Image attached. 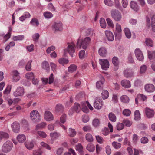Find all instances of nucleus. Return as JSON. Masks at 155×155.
<instances>
[{"mask_svg":"<svg viewBox=\"0 0 155 155\" xmlns=\"http://www.w3.org/2000/svg\"><path fill=\"white\" fill-rule=\"evenodd\" d=\"M50 137L53 139H56L58 138L60 136V134L58 132H51L50 134Z\"/></svg>","mask_w":155,"mask_h":155,"instance_id":"nucleus-35","label":"nucleus"},{"mask_svg":"<svg viewBox=\"0 0 155 155\" xmlns=\"http://www.w3.org/2000/svg\"><path fill=\"white\" fill-rule=\"evenodd\" d=\"M106 21L109 27L112 28L114 27V24L111 19L109 18H107L106 19Z\"/></svg>","mask_w":155,"mask_h":155,"instance_id":"nucleus-52","label":"nucleus"},{"mask_svg":"<svg viewBox=\"0 0 155 155\" xmlns=\"http://www.w3.org/2000/svg\"><path fill=\"white\" fill-rule=\"evenodd\" d=\"M105 81V79L104 77L102 76H101L100 80L97 82L96 84V87L97 89H102L103 87V84Z\"/></svg>","mask_w":155,"mask_h":155,"instance_id":"nucleus-16","label":"nucleus"},{"mask_svg":"<svg viewBox=\"0 0 155 155\" xmlns=\"http://www.w3.org/2000/svg\"><path fill=\"white\" fill-rule=\"evenodd\" d=\"M41 146L44 147L48 150H50L51 149V147L49 145L44 142H41Z\"/></svg>","mask_w":155,"mask_h":155,"instance_id":"nucleus-64","label":"nucleus"},{"mask_svg":"<svg viewBox=\"0 0 155 155\" xmlns=\"http://www.w3.org/2000/svg\"><path fill=\"white\" fill-rule=\"evenodd\" d=\"M81 108V107L79 104L77 103H74L73 106L74 110L76 112H79Z\"/></svg>","mask_w":155,"mask_h":155,"instance_id":"nucleus-33","label":"nucleus"},{"mask_svg":"<svg viewBox=\"0 0 155 155\" xmlns=\"http://www.w3.org/2000/svg\"><path fill=\"white\" fill-rule=\"evenodd\" d=\"M46 125V124L44 122H42L39 124H37L36 127L37 129L42 128L45 127Z\"/></svg>","mask_w":155,"mask_h":155,"instance_id":"nucleus-56","label":"nucleus"},{"mask_svg":"<svg viewBox=\"0 0 155 155\" xmlns=\"http://www.w3.org/2000/svg\"><path fill=\"white\" fill-rule=\"evenodd\" d=\"M146 114L148 118L153 117L154 115V111L149 108H146L145 111Z\"/></svg>","mask_w":155,"mask_h":155,"instance_id":"nucleus-19","label":"nucleus"},{"mask_svg":"<svg viewBox=\"0 0 155 155\" xmlns=\"http://www.w3.org/2000/svg\"><path fill=\"white\" fill-rule=\"evenodd\" d=\"M124 125L122 123H118L117 125V128L118 130H120L124 128Z\"/></svg>","mask_w":155,"mask_h":155,"instance_id":"nucleus-53","label":"nucleus"},{"mask_svg":"<svg viewBox=\"0 0 155 155\" xmlns=\"http://www.w3.org/2000/svg\"><path fill=\"white\" fill-rule=\"evenodd\" d=\"M74 46L75 44L73 43H71L70 44H68V47L65 49V50L68 51L72 57H73V54L75 52Z\"/></svg>","mask_w":155,"mask_h":155,"instance_id":"nucleus-8","label":"nucleus"},{"mask_svg":"<svg viewBox=\"0 0 155 155\" xmlns=\"http://www.w3.org/2000/svg\"><path fill=\"white\" fill-rule=\"evenodd\" d=\"M99 62L101 68L103 70H106L109 67V63L107 60L100 59Z\"/></svg>","mask_w":155,"mask_h":155,"instance_id":"nucleus-6","label":"nucleus"},{"mask_svg":"<svg viewBox=\"0 0 155 155\" xmlns=\"http://www.w3.org/2000/svg\"><path fill=\"white\" fill-rule=\"evenodd\" d=\"M81 109L84 112L87 113L88 112L89 110L87 106L86 103H84L82 104Z\"/></svg>","mask_w":155,"mask_h":155,"instance_id":"nucleus-37","label":"nucleus"},{"mask_svg":"<svg viewBox=\"0 0 155 155\" xmlns=\"http://www.w3.org/2000/svg\"><path fill=\"white\" fill-rule=\"evenodd\" d=\"M123 114L124 116H129L131 114V111L129 109H125L123 110Z\"/></svg>","mask_w":155,"mask_h":155,"instance_id":"nucleus-48","label":"nucleus"},{"mask_svg":"<svg viewBox=\"0 0 155 155\" xmlns=\"http://www.w3.org/2000/svg\"><path fill=\"white\" fill-rule=\"evenodd\" d=\"M112 146L115 149H118L120 148L121 144L117 142L114 141L112 143Z\"/></svg>","mask_w":155,"mask_h":155,"instance_id":"nucleus-47","label":"nucleus"},{"mask_svg":"<svg viewBox=\"0 0 155 155\" xmlns=\"http://www.w3.org/2000/svg\"><path fill=\"white\" fill-rule=\"evenodd\" d=\"M12 127L14 132L18 133L20 128L19 123L17 122H15L12 124Z\"/></svg>","mask_w":155,"mask_h":155,"instance_id":"nucleus-15","label":"nucleus"},{"mask_svg":"<svg viewBox=\"0 0 155 155\" xmlns=\"http://www.w3.org/2000/svg\"><path fill=\"white\" fill-rule=\"evenodd\" d=\"M103 105V102L101 99L96 98L94 103V106L96 109L99 110L101 109Z\"/></svg>","mask_w":155,"mask_h":155,"instance_id":"nucleus-5","label":"nucleus"},{"mask_svg":"<svg viewBox=\"0 0 155 155\" xmlns=\"http://www.w3.org/2000/svg\"><path fill=\"white\" fill-rule=\"evenodd\" d=\"M104 2L106 5L109 6H112L113 5V2L111 0H104Z\"/></svg>","mask_w":155,"mask_h":155,"instance_id":"nucleus-63","label":"nucleus"},{"mask_svg":"<svg viewBox=\"0 0 155 155\" xmlns=\"http://www.w3.org/2000/svg\"><path fill=\"white\" fill-rule=\"evenodd\" d=\"M25 146L28 149L31 150L33 147L34 144L32 142H30L26 143Z\"/></svg>","mask_w":155,"mask_h":155,"instance_id":"nucleus-50","label":"nucleus"},{"mask_svg":"<svg viewBox=\"0 0 155 155\" xmlns=\"http://www.w3.org/2000/svg\"><path fill=\"white\" fill-rule=\"evenodd\" d=\"M26 139L25 136L23 134H20L17 137V140L20 142H23L25 141Z\"/></svg>","mask_w":155,"mask_h":155,"instance_id":"nucleus-31","label":"nucleus"},{"mask_svg":"<svg viewBox=\"0 0 155 155\" xmlns=\"http://www.w3.org/2000/svg\"><path fill=\"white\" fill-rule=\"evenodd\" d=\"M124 31L126 37L128 39L130 38L131 36V34L129 29L127 28H125Z\"/></svg>","mask_w":155,"mask_h":155,"instance_id":"nucleus-28","label":"nucleus"},{"mask_svg":"<svg viewBox=\"0 0 155 155\" xmlns=\"http://www.w3.org/2000/svg\"><path fill=\"white\" fill-rule=\"evenodd\" d=\"M40 35L39 33H35L32 36V38H33L34 41L35 42H37L38 40Z\"/></svg>","mask_w":155,"mask_h":155,"instance_id":"nucleus-58","label":"nucleus"},{"mask_svg":"<svg viewBox=\"0 0 155 155\" xmlns=\"http://www.w3.org/2000/svg\"><path fill=\"white\" fill-rule=\"evenodd\" d=\"M148 57L151 61L155 60V51H147Z\"/></svg>","mask_w":155,"mask_h":155,"instance_id":"nucleus-21","label":"nucleus"},{"mask_svg":"<svg viewBox=\"0 0 155 155\" xmlns=\"http://www.w3.org/2000/svg\"><path fill=\"white\" fill-rule=\"evenodd\" d=\"M69 61L68 59L64 58H61L58 60L59 63L62 65L67 64Z\"/></svg>","mask_w":155,"mask_h":155,"instance_id":"nucleus-25","label":"nucleus"},{"mask_svg":"<svg viewBox=\"0 0 155 155\" xmlns=\"http://www.w3.org/2000/svg\"><path fill=\"white\" fill-rule=\"evenodd\" d=\"M112 18L116 21H119L121 20L122 16L121 13L118 10H113L111 11Z\"/></svg>","mask_w":155,"mask_h":155,"instance_id":"nucleus-4","label":"nucleus"},{"mask_svg":"<svg viewBox=\"0 0 155 155\" xmlns=\"http://www.w3.org/2000/svg\"><path fill=\"white\" fill-rule=\"evenodd\" d=\"M101 26L103 28H104L106 27V24L104 18H101L100 20Z\"/></svg>","mask_w":155,"mask_h":155,"instance_id":"nucleus-44","label":"nucleus"},{"mask_svg":"<svg viewBox=\"0 0 155 155\" xmlns=\"http://www.w3.org/2000/svg\"><path fill=\"white\" fill-rule=\"evenodd\" d=\"M146 43L147 46L150 47H152L153 46L152 41L150 38H147L146 39Z\"/></svg>","mask_w":155,"mask_h":155,"instance_id":"nucleus-49","label":"nucleus"},{"mask_svg":"<svg viewBox=\"0 0 155 155\" xmlns=\"http://www.w3.org/2000/svg\"><path fill=\"white\" fill-rule=\"evenodd\" d=\"M135 54L137 59L140 61H142L144 58L143 55L141 51L139 48L135 50Z\"/></svg>","mask_w":155,"mask_h":155,"instance_id":"nucleus-11","label":"nucleus"},{"mask_svg":"<svg viewBox=\"0 0 155 155\" xmlns=\"http://www.w3.org/2000/svg\"><path fill=\"white\" fill-rule=\"evenodd\" d=\"M85 34L86 36H91L93 34V32L91 29L89 28L86 30Z\"/></svg>","mask_w":155,"mask_h":155,"instance_id":"nucleus-61","label":"nucleus"},{"mask_svg":"<svg viewBox=\"0 0 155 155\" xmlns=\"http://www.w3.org/2000/svg\"><path fill=\"white\" fill-rule=\"evenodd\" d=\"M122 30L120 25L117 23L116 25V30L114 32L115 37L118 39L120 38Z\"/></svg>","mask_w":155,"mask_h":155,"instance_id":"nucleus-9","label":"nucleus"},{"mask_svg":"<svg viewBox=\"0 0 155 155\" xmlns=\"http://www.w3.org/2000/svg\"><path fill=\"white\" fill-rule=\"evenodd\" d=\"M77 66L74 64H71L68 68V71L71 73H72L75 71L77 69Z\"/></svg>","mask_w":155,"mask_h":155,"instance_id":"nucleus-29","label":"nucleus"},{"mask_svg":"<svg viewBox=\"0 0 155 155\" xmlns=\"http://www.w3.org/2000/svg\"><path fill=\"white\" fill-rule=\"evenodd\" d=\"M66 116L65 114H63L60 117V122L62 123H64L66 121Z\"/></svg>","mask_w":155,"mask_h":155,"instance_id":"nucleus-59","label":"nucleus"},{"mask_svg":"<svg viewBox=\"0 0 155 155\" xmlns=\"http://www.w3.org/2000/svg\"><path fill=\"white\" fill-rule=\"evenodd\" d=\"M32 62V60H30L27 63L25 66V69L27 71H30L31 70V65Z\"/></svg>","mask_w":155,"mask_h":155,"instance_id":"nucleus-45","label":"nucleus"},{"mask_svg":"<svg viewBox=\"0 0 155 155\" xmlns=\"http://www.w3.org/2000/svg\"><path fill=\"white\" fill-rule=\"evenodd\" d=\"M101 94L102 98L105 100L108 98L109 93L107 90H104L103 91Z\"/></svg>","mask_w":155,"mask_h":155,"instance_id":"nucleus-27","label":"nucleus"},{"mask_svg":"<svg viewBox=\"0 0 155 155\" xmlns=\"http://www.w3.org/2000/svg\"><path fill=\"white\" fill-rule=\"evenodd\" d=\"M9 135L7 133L2 131L0 132V140L3 138H8Z\"/></svg>","mask_w":155,"mask_h":155,"instance_id":"nucleus-39","label":"nucleus"},{"mask_svg":"<svg viewBox=\"0 0 155 155\" xmlns=\"http://www.w3.org/2000/svg\"><path fill=\"white\" fill-rule=\"evenodd\" d=\"M44 118L47 121H51L54 119L52 114L49 111H46L44 114Z\"/></svg>","mask_w":155,"mask_h":155,"instance_id":"nucleus-13","label":"nucleus"},{"mask_svg":"<svg viewBox=\"0 0 155 155\" xmlns=\"http://www.w3.org/2000/svg\"><path fill=\"white\" fill-rule=\"evenodd\" d=\"M85 138L86 140L89 142H92L93 140V137L90 133H87L86 134Z\"/></svg>","mask_w":155,"mask_h":155,"instance_id":"nucleus-41","label":"nucleus"},{"mask_svg":"<svg viewBox=\"0 0 155 155\" xmlns=\"http://www.w3.org/2000/svg\"><path fill=\"white\" fill-rule=\"evenodd\" d=\"M107 38L109 41H112L114 40V36L113 33L110 31L106 30L105 31Z\"/></svg>","mask_w":155,"mask_h":155,"instance_id":"nucleus-14","label":"nucleus"},{"mask_svg":"<svg viewBox=\"0 0 155 155\" xmlns=\"http://www.w3.org/2000/svg\"><path fill=\"white\" fill-rule=\"evenodd\" d=\"M90 41L91 38L88 37L85 38L84 40L79 38L77 41L76 47L79 49L82 48L83 49H85L87 48Z\"/></svg>","mask_w":155,"mask_h":155,"instance_id":"nucleus-1","label":"nucleus"},{"mask_svg":"<svg viewBox=\"0 0 155 155\" xmlns=\"http://www.w3.org/2000/svg\"><path fill=\"white\" fill-rule=\"evenodd\" d=\"M24 38L23 35H21L16 36H14L13 37V39L14 41H21Z\"/></svg>","mask_w":155,"mask_h":155,"instance_id":"nucleus-38","label":"nucleus"},{"mask_svg":"<svg viewBox=\"0 0 155 155\" xmlns=\"http://www.w3.org/2000/svg\"><path fill=\"white\" fill-rule=\"evenodd\" d=\"M43 15L44 17L46 18L47 19L50 18L53 16V15L49 12H44Z\"/></svg>","mask_w":155,"mask_h":155,"instance_id":"nucleus-42","label":"nucleus"},{"mask_svg":"<svg viewBox=\"0 0 155 155\" xmlns=\"http://www.w3.org/2000/svg\"><path fill=\"white\" fill-rule=\"evenodd\" d=\"M52 29L54 32L58 31H61L62 29V24L59 22H55L52 26Z\"/></svg>","mask_w":155,"mask_h":155,"instance_id":"nucleus-7","label":"nucleus"},{"mask_svg":"<svg viewBox=\"0 0 155 155\" xmlns=\"http://www.w3.org/2000/svg\"><path fill=\"white\" fill-rule=\"evenodd\" d=\"M147 69V67L145 65H143L140 67V72L141 74L144 73L146 71Z\"/></svg>","mask_w":155,"mask_h":155,"instance_id":"nucleus-57","label":"nucleus"},{"mask_svg":"<svg viewBox=\"0 0 155 155\" xmlns=\"http://www.w3.org/2000/svg\"><path fill=\"white\" fill-rule=\"evenodd\" d=\"M83 130L85 132H90L91 130V128L90 126L86 125L83 127Z\"/></svg>","mask_w":155,"mask_h":155,"instance_id":"nucleus-62","label":"nucleus"},{"mask_svg":"<svg viewBox=\"0 0 155 155\" xmlns=\"http://www.w3.org/2000/svg\"><path fill=\"white\" fill-rule=\"evenodd\" d=\"M100 121L98 119H94L93 120L92 122L93 125L95 127H97L99 125Z\"/></svg>","mask_w":155,"mask_h":155,"instance_id":"nucleus-55","label":"nucleus"},{"mask_svg":"<svg viewBox=\"0 0 155 155\" xmlns=\"http://www.w3.org/2000/svg\"><path fill=\"white\" fill-rule=\"evenodd\" d=\"M24 93V89L22 87H19L16 89L15 92H13L14 95L15 97L22 95Z\"/></svg>","mask_w":155,"mask_h":155,"instance_id":"nucleus-12","label":"nucleus"},{"mask_svg":"<svg viewBox=\"0 0 155 155\" xmlns=\"http://www.w3.org/2000/svg\"><path fill=\"white\" fill-rule=\"evenodd\" d=\"M42 67L43 69L48 70L49 68V63L46 61H44L42 64Z\"/></svg>","mask_w":155,"mask_h":155,"instance_id":"nucleus-40","label":"nucleus"},{"mask_svg":"<svg viewBox=\"0 0 155 155\" xmlns=\"http://www.w3.org/2000/svg\"><path fill=\"white\" fill-rule=\"evenodd\" d=\"M86 148L89 152H92L94 151L95 147L94 144L90 143L87 146Z\"/></svg>","mask_w":155,"mask_h":155,"instance_id":"nucleus-32","label":"nucleus"},{"mask_svg":"<svg viewBox=\"0 0 155 155\" xmlns=\"http://www.w3.org/2000/svg\"><path fill=\"white\" fill-rule=\"evenodd\" d=\"M109 118L110 120L113 122H115L116 120V116L112 113H110L109 114Z\"/></svg>","mask_w":155,"mask_h":155,"instance_id":"nucleus-34","label":"nucleus"},{"mask_svg":"<svg viewBox=\"0 0 155 155\" xmlns=\"http://www.w3.org/2000/svg\"><path fill=\"white\" fill-rule=\"evenodd\" d=\"M96 138L97 142L100 144L102 143L104 140L102 137L98 135L96 136Z\"/></svg>","mask_w":155,"mask_h":155,"instance_id":"nucleus-60","label":"nucleus"},{"mask_svg":"<svg viewBox=\"0 0 155 155\" xmlns=\"http://www.w3.org/2000/svg\"><path fill=\"white\" fill-rule=\"evenodd\" d=\"M133 74L132 70L129 68H127L123 71L124 75L127 78H131L133 76Z\"/></svg>","mask_w":155,"mask_h":155,"instance_id":"nucleus-10","label":"nucleus"},{"mask_svg":"<svg viewBox=\"0 0 155 155\" xmlns=\"http://www.w3.org/2000/svg\"><path fill=\"white\" fill-rule=\"evenodd\" d=\"M123 122L126 126L127 127H130L132 124V122L130 121L127 119L124 120H123Z\"/></svg>","mask_w":155,"mask_h":155,"instance_id":"nucleus-51","label":"nucleus"},{"mask_svg":"<svg viewBox=\"0 0 155 155\" xmlns=\"http://www.w3.org/2000/svg\"><path fill=\"white\" fill-rule=\"evenodd\" d=\"M121 84L122 87L126 88H128L131 87V84L129 81L124 79L121 81Z\"/></svg>","mask_w":155,"mask_h":155,"instance_id":"nucleus-18","label":"nucleus"},{"mask_svg":"<svg viewBox=\"0 0 155 155\" xmlns=\"http://www.w3.org/2000/svg\"><path fill=\"white\" fill-rule=\"evenodd\" d=\"M120 100L121 102L125 103H127L129 101V99L126 95L122 96L120 97Z\"/></svg>","mask_w":155,"mask_h":155,"instance_id":"nucleus-30","label":"nucleus"},{"mask_svg":"<svg viewBox=\"0 0 155 155\" xmlns=\"http://www.w3.org/2000/svg\"><path fill=\"white\" fill-rule=\"evenodd\" d=\"M112 62L115 66L114 70H117L118 68L119 61L118 58L116 57H114L112 59Z\"/></svg>","mask_w":155,"mask_h":155,"instance_id":"nucleus-20","label":"nucleus"},{"mask_svg":"<svg viewBox=\"0 0 155 155\" xmlns=\"http://www.w3.org/2000/svg\"><path fill=\"white\" fill-rule=\"evenodd\" d=\"M76 134V132L75 131L74 129L70 128L68 130V136L71 137H74L75 136Z\"/></svg>","mask_w":155,"mask_h":155,"instance_id":"nucleus-26","label":"nucleus"},{"mask_svg":"<svg viewBox=\"0 0 155 155\" xmlns=\"http://www.w3.org/2000/svg\"><path fill=\"white\" fill-rule=\"evenodd\" d=\"M130 6L131 8L134 11H137L139 9L137 3L134 1H131L130 3Z\"/></svg>","mask_w":155,"mask_h":155,"instance_id":"nucleus-23","label":"nucleus"},{"mask_svg":"<svg viewBox=\"0 0 155 155\" xmlns=\"http://www.w3.org/2000/svg\"><path fill=\"white\" fill-rule=\"evenodd\" d=\"M41 116L38 112L36 110H34L30 113V117L32 120L37 123L40 120Z\"/></svg>","mask_w":155,"mask_h":155,"instance_id":"nucleus-3","label":"nucleus"},{"mask_svg":"<svg viewBox=\"0 0 155 155\" xmlns=\"http://www.w3.org/2000/svg\"><path fill=\"white\" fill-rule=\"evenodd\" d=\"M13 147L12 143L10 141L5 142L3 145L2 147V151L4 153H7L10 152Z\"/></svg>","mask_w":155,"mask_h":155,"instance_id":"nucleus-2","label":"nucleus"},{"mask_svg":"<svg viewBox=\"0 0 155 155\" xmlns=\"http://www.w3.org/2000/svg\"><path fill=\"white\" fill-rule=\"evenodd\" d=\"M154 86L152 84H148L145 85V89L148 92H152L155 90Z\"/></svg>","mask_w":155,"mask_h":155,"instance_id":"nucleus-17","label":"nucleus"},{"mask_svg":"<svg viewBox=\"0 0 155 155\" xmlns=\"http://www.w3.org/2000/svg\"><path fill=\"white\" fill-rule=\"evenodd\" d=\"M30 23L32 25L36 26H38L39 24L38 20L35 18H32L30 21Z\"/></svg>","mask_w":155,"mask_h":155,"instance_id":"nucleus-36","label":"nucleus"},{"mask_svg":"<svg viewBox=\"0 0 155 155\" xmlns=\"http://www.w3.org/2000/svg\"><path fill=\"white\" fill-rule=\"evenodd\" d=\"M107 50L104 47L101 48L99 50L98 53L100 55L104 57L107 54Z\"/></svg>","mask_w":155,"mask_h":155,"instance_id":"nucleus-22","label":"nucleus"},{"mask_svg":"<svg viewBox=\"0 0 155 155\" xmlns=\"http://www.w3.org/2000/svg\"><path fill=\"white\" fill-rule=\"evenodd\" d=\"M134 119L136 120H139L140 119V114L139 110H137L134 112Z\"/></svg>","mask_w":155,"mask_h":155,"instance_id":"nucleus-43","label":"nucleus"},{"mask_svg":"<svg viewBox=\"0 0 155 155\" xmlns=\"http://www.w3.org/2000/svg\"><path fill=\"white\" fill-rule=\"evenodd\" d=\"M25 76L27 79H31L34 78V74L32 72H30L26 74Z\"/></svg>","mask_w":155,"mask_h":155,"instance_id":"nucleus-54","label":"nucleus"},{"mask_svg":"<svg viewBox=\"0 0 155 155\" xmlns=\"http://www.w3.org/2000/svg\"><path fill=\"white\" fill-rule=\"evenodd\" d=\"M63 107L60 104H57L55 107L56 110L58 112H62L63 110Z\"/></svg>","mask_w":155,"mask_h":155,"instance_id":"nucleus-46","label":"nucleus"},{"mask_svg":"<svg viewBox=\"0 0 155 155\" xmlns=\"http://www.w3.org/2000/svg\"><path fill=\"white\" fill-rule=\"evenodd\" d=\"M83 149V146L81 144H78L76 146V150L80 155H84Z\"/></svg>","mask_w":155,"mask_h":155,"instance_id":"nucleus-24","label":"nucleus"}]
</instances>
